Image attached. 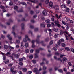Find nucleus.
Segmentation results:
<instances>
[{
    "label": "nucleus",
    "instance_id": "1",
    "mask_svg": "<svg viewBox=\"0 0 74 74\" xmlns=\"http://www.w3.org/2000/svg\"><path fill=\"white\" fill-rule=\"evenodd\" d=\"M9 56L11 58H12V60H15V59L14 58V56L15 58H16V59H18L19 57V54L14 53L12 54L11 55H10Z\"/></svg>",
    "mask_w": 74,
    "mask_h": 74
},
{
    "label": "nucleus",
    "instance_id": "2",
    "mask_svg": "<svg viewBox=\"0 0 74 74\" xmlns=\"http://www.w3.org/2000/svg\"><path fill=\"white\" fill-rule=\"evenodd\" d=\"M41 36L40 35H37V39L36 40V42L37 44H40V39L39 38L41 37Z\"/></svg>",
    "mask_w": 74,
    "mask_h": 74
},
{
    "label": "nucleus",
    "instance_id": "3",
    "mask_svg": "<svg viewBox=\"0 0 74 74\" xmlns=\"http://www.w3.org/2000/svg\"><path fill=\"white\" fill-rule=\"evenodd\" d=\"M12 33L13 34L14 37H15V38H16V37H17V36H16L17 34L15 33V32L14 31H12Z\"/></svg>",
    "mask_w": 74,
    "mask_h": 74
},
{
    "label": "nucleus",
    "instance_id": "4",
    "mask_svg": "<svg viewBox=\"0 0 74 74\" xmlns=\"http://www.w3.org/2000/svg\"><path fill=\"white\" fill-rule=\"evenodd\" d=\"M64 40L63 39H60L59 41H58V44L59 45L60 44V42H64Z\"/></svg>",
    "mask_w": 74,
    "mask_h": 74
},
{
    "label": "nucleus",
    "instance_id": "5",
    "mask_svg": "<svg viewBox=\"0 0 74 74\" xmlns=\"http://www.w3.org/2000/svg\"><path fill=\"white\" fill-rule=\"evenodd\" d=\"M49 7L52 8L53 5V3L52 2L50 1L49 3Z\"/></svg>",
    "mask_w": 74,
    "mask_h": 74
},
{
    "label": "nucleus",
    "instance_id": "6",
    "mask_svg": "<svg viewBox=\"0 0 74 74\" xmlns=\"http://www.w3.org/2000/svg\"><path fill=\"white\" fill-rule=\"evenodd\" d=\"M34 73H36V74H38L39 72H38V69L37 68H35L34 69Z\"/></svg>",
    "mask_w": 74,
    "mask_h": 74
},
{
    "label": "nucleus",
    "instance_id": "7",
    "mask_svg": "<svg viewBox=\"0 0 74 74\" xmlns=\"http://www.w3.org/2000/svg\"><path fill=\"white\" fill-rule=\"evenodd\" d=\"M22 70L23 72H26L27 71V69L26 68H24L22 69Z\"/></svg>",
    "mask_w": 74,
    "mask_h": 74
},
{
    "label": "nucleus",
    "instance_id": "8",
    "mask_svg": "<svg viewBox=\"0 0 74 74\" xmlns=\"http://www.w3.org/2000/svg\"><path fill=\"white\" fill-rule=\"evenodd\" d=\"M58 23H59V22L58 21L57 22H56V26L58 27H60V25Z\"/></svg>",
    "mask_w": 74,
    "mask_h": 74
},
{
    "label": "nucleus",
    "instance_id": "9",
    "mask_svg": "<svg viewBox=\"0 0 74 74\" xmlns=\"http://www.w3.org/2000/svg\"><path fill=\"white\" fill-rule=\"evenodd\" d=\"M24 26H25V25L24 23H22L21 25V26L22 30H23L24 29Z\"/></svg>",
    "mask_w": 74,
    "mask_h": 74
},
{
    "label": "nucleus",
    "instance_id": "10",
    "mask_svg": "<svg viewBox=\"0 0 74 74\" xmlns=\"http://www.w3.org/2000/svg\"><path fill=\"white\" fill-rule=\"evenodd\" d=\"M10 36V35H7V37L8 38L9 40H12V37H9Z\"/></svg>",
    "mask_w": 74,
    "mask_h": 74
},
{
    "label": "nucleus",
    "instance_id": "11",
    "mask_svg": "<svg viewBox=\"0 0 74 74\" xmlns=\"http://www.w3.org/2000/svg\"><path fill=\"white\" fill-rule=\"evenodd\" d=\"M42 13L44 15H46L47 14V12H46V11L45 10H44L42 12Z\"/></svg>",
    "mask_w": 74,
    "mask_h": 74
},
{
    "label": "nucleus",
    "instance_id": "12",
    "mask_svg": "<svg viewBox=\"0 0 74 74\" xmlns=\"http://www.w3.org/2000/svg\"><path fill=\"white\" fill-rule=\"evenodd\" d=\"M52 18H51V20L53 22L54 21H55V19H54V18H55V16H51Z\"/></svg>",
    "mask_w": 74,
    "mask_h": 74
},
{
    "label": "nucleus",
    "instance_id": "13",
    "mask_svg": "<svg viewBox=\"0 0 74 74\" xmlns=\"http://www.w3.org/2000/svg\"><path fill=\"white\" fill-rule=\"evenodd\" d=\"M56 16L57 18L58 19H59L60 18V17L62 16V15L60 14L59 16H58V15H57V14H56Z\"/></svg>",
    "mask_w": 74,
    "mask_h": 74
},
{
    "label": "nucleus",
    "instance_id": "14",
    "mask_svg": "<svg viewBox=\"0 0 74 74\" xmlns=\"http://www.w3.org/2000/svg\"><path fill=\"white\" fill-rule=\"evenodd\" d=\"M4 62L5 64H7L9 62V60H6L4 61Z\"/></svg>",
    "mask_w": 74,
    "mask_h": 74
},
{
    "label": "nucleus",
    "instance_id": "15",
    "mask_svg": "<svg viewBox=\"0 0 74 74\" xmlns=\"http://www.w3.org/2000/svg\"><path fill=\"white\" fill-rule=\"evenodd\" d=\"M4 48L6 49H7L8 48L9 46H8L7 45H4Z\"/></svg>",
    "mask_w": 74,
    "mask_h": 74
},
{
    "label": "nucleus",
    "instance_id": "16",
    "mask_svg": "<svg viewBox=\"0 0 74 74\" xmlns=\"http://www.w3.org/2000/svg\"><path fill=\"white\" fill-rule=\"evenodd\" d=\"M48 30L49 31V32H50L49 33V34L50 35V36H52V35L51 34V33H52V30H51V29H48Z\"/></svg>",
    "mask_w": 74,
    "mask_h": 74
},
{
    "label": "nucleus",
    "instance_id": "17",
    "mask_svg": "<svg viewBox=\"0 0 74 74\" xmlns=\"http://www.w3.org/2000/svg\"><path fill=\"white\" fill-rule=\"evenodd\" d=\"M38 55L37 54V53H36L35 54V58H38Z\"/></svg>",
    "mask_w": 74,
    "mask_h": 74
},
{
    "label": "nucleus",
    "instance_id": "18",
    "mask_svg": "<svg viewBox=\"0 0 74 74\" xmlns=\"http://www.w3.org/2000/svg\"><path fill=\"white\" fill-rule=\"evenodd\" d=\"M16 27V26L14 25L12 27V30H15Z\"/></svg>",
    "mask_w": 74,
    "mask_h": 74
},
{
    "label": "nucleus",
    "instance_id": "19",
    "mask_svg": "<svg viewBox=\"0 0 74 74\" xmlns=\"http://www.w3.org/2000/svg\"><path fill=\"white\" fill-rule=\"evenodd\" d=\"M49 0H46L45 1V3L46 4H48L49 3Z\"/></svg>",
    "mask_w": 74,
    "mask_h": 74
},
{
    "label": "nucleus",
    "instance_id": "20",
    "mask_svg": "<svg viewBox=\"0 0 74 74\" xmlns=\"http://www.w3.org/2000/svg\"><path fill=\"white\" fill-rule=\"evenodd\" d=\"M49 38H47L45 39V42H48V41H49Z\"/></svg>",
    "mask_w": 74,
    "mask_h": 74
},
{
    "label": "nucleus",
    "instance_id": "21",
    "mask_svg": "<svg viewBox=\"0 0 74 74\" xmlns=\"http://www.w3.org/2000/svg\"><path fill=\"white\" fill-rule=\"evenodd\" d=\"M29 59H32L33 58V55H31L29 56Z\"/></svg>",
    "mask_w": 74,
    "mask_h": 74
},
{
    "label": "nucleus",
    "instance_id": "22",
    "mask_svg": "<svg viewBox=\"0 0 74 74\" xmlns=\"http://www.w3.org/2000/svg\"><path fill=\"white\" fill-rule=\"evenodd\" d=\"M65 49L66 50V51H70V49H69V48L68 47L65 48Z\"/></svg>",
    "mask_w": 74,
    "mask_h": 74
},
{
    "label": "nucleus",
    "instance_id": "23",
    "mask_svg": "<svg viewBox=\"0 0 74 74\" xmlns=\"http://www.w3.org/2000/svg\"><path fill=\"white\" fill-rule=\"evenodd\" d=\"M21 4H22V5H27L26 3L24 2H22L21 3Z\"/></svg>",
    "mask_w": 74,
    "mask_h": 74
},
{
    "label": "nucleus",
    "instance_id": "24",
    "mask_svg": "<svg viewBox=\"0 0 74 74\" xmlns=\"http://www.w3.org/2000/svg\"><path fill=\"white\" fill-rule=\"evenodd\" d=\"M64 33L65 36H66V35H68V33L66 31H64Z\"/></svg>",
    "mask_w": 74,
    "mask_h": 74
},
{
    "label": "nucleus",
    "instance_id": "25",
    "mask_svg": "<svg viewBox=\"0 0 74 74\" xmlns=\"http://www.w3.org/2000/svg\"><path fill=\"white\" fill-rule=\"evenodd\" d=\"M19 62H22L23 61V59L22 58H20L18 59Z\"/></svg>",
    "mask_w": 74,
    "mask_h": 74
},
{
    "label": "nucleus",
    "instance_id": "26",
    "mask_svg": "<svg viewBox=\"0 0 74 74\" xmlns=\"http://www.w3.org/2000/svg\"><path fill=\"white\" fill-rule=\"evenodd\" d=\"M24 46H25L26 48H27L29 46V44L28 43H26L25 44Z\"/></svg>",
    "mask_w": 74,
    "mask_h": 74
},
{
    "label": "nucleus",
    "instance_id": "27",
    "mask_svg": "<svg viewBox=\"0 0 74 74\" xmlns=\"http://www.w3.org/2000/svg\"><path fill=\"white\" fill-rule=\"evenodd\" d=\"M17 12H23V10H22V9H21L19 11L17 10Z\"/></svg>",
    "mask_w": 74,
    "mask_h": 74
},
{
    "label": "nucleus",
    "instance_id": "28",
    "mask_svg": "<svg viewBox=\"0 0 74 74\" xmlns=\"http://www.w3.org/2000/svg\"><path fill=\"white\" fill-rule=\"evenodd\" d=\"M30 13L31 15H33L34 14V12L32 10H31L30 12Z\"/></svg>",
    "mask_w": 74,
    "mask_h": 74
},
{
    "label": "nucleus",
    "instance_id": "29",
    "mask_svg": "<svg viewBox=\"0 0 74 74\" xmlns=\"http://www.w3.org/2000/svg\"><path fill=\"white\" fill-rule=\"evenodd\" d=\"M44 64H45V63H44V61H43V62H42L40 63V66H42L44 65Z\"/></svg>",
    "mask_w": 74,
    "mask_h": 74
},
{
    "label": "nucleus",
    "instance_id": "30",
    "mask_svg": "<svg viewBox=\"0 0 74 74\" xmlns=\"http://www.w3.org/2000/svg\"><path fill=\"white\" fill-rule=\"evenodd\" d=\"M26 53H29V49H26L25 50Z\"/></svg>",
    "mask_w": 74,
    "mask_h": 74
},
{
    "label": "nucleus",
    "instance_id": "31",
    "mask_svg": "<svg viewBox=\"0 0 74 74\" xmlns=\"http://www.w3.org/2000/svg\"><path fill=\"white\" fill-rule=\"evenodd\" d=\"M9 47L10 48V49H14V47H11V46H9Z\"/></svg>",
    "mask_w": 74,
    "mask_h": 74
},
{
    "label": "nucleus",
    "instance_id": "32",
    "mask_svg": "<svg viewBox=\"0 0 74 74\" xmlns=\"http://www.w3.org/2000/svg\"><path fill=\"white\" fill-rule=\"evenodd\" d=\"M12 73H13V71L14 70V68L13 67H12L10 69Z\"/></svg>",
    "mask_w": 74,
    "mask_h": 74
},
{
    "label": "nucleus",
    "instance_id": "33",
    "mask_svg": "<svg viewBox=\"0 0 74 74\" xmlns=\"http://www.w3.org/2000/svg\"><path fill=\"white\" fill-rule=\"evenodd\" d=\"M70 3H71V1L70 0L67 1H66V3L67 4H70Z\"/></svg>",
    "mask_w": 74,
    "mask_h": 74
},
{
    "label": "nucleus",
    "instance_id": "34",
    "mask_svg": "<svg viewBox=\"0 0 74 74\" xmlns=\"http://www.w3.org/2000/svg\"><path fill=\"white\" fill-rule=\"evenodd\" d=\"M6 59V56L5 55L3 56V60H5Z\"/></svg>",
    "mask_w": 74,
    "mask_h": 74
},
{
    "label": "nucleus",
    "instance_id": "35",
    "mask_svg": "<svg viewBox=\"0 0 74 74\" xmlns=\"http://www.w3.org/2000/svg\"><path fill=\"white\" fill-rule=\"evenodd\" d=\"M9 5L11 6L13 5V3L11 2H10L9 3Z\"/></svg>",
    "mask_w": 74,
    "mask_h": 74
},
{
    "label": "nucleus",
    "instance_id": "36",
    "mask_svg": "<svg viewBox=\"0 0 74 74\" xmlns=\"http://www.w3.org/2000/svg\"><path fill=\"white\" fill-rule=\"evenodd\" d=\"M60 35H62L63 33H64V32H63V31H60Z\"/></svg>",
    "mask_w": 74,
    "mask_h": 74
},
{
    "label": "nucleus",
    "instance_id": "37",
    "mask_svg": "<svg viewBox=\"0 0 74 74\" xmlns=\"http://www.w3.org/2000/svg\"><path fill=\"white\" fill-rule=\"evenodd\" d=\"M5 55H11V53L10 52H7L6 54H5Z\"/></svg>",
    "mask_w": 74,
    "mask_h": 74
},
{
    "label": "nucleus",
    "instance_id": "38",
    "mask_svg": "<svg viewBox=\"0 0 74 74\" xmlns=\"http://www.w3.org/2000/svg\"><path fill=\"white\" fill-rule=\"evenodd\" d=\"M34 31H35V32H38V28H35Z\"/></svg>",
    "mask_w": 74,
    "mask_h": 74
},
{
    "label": "nucleus",
    "instance_id": "39",
    "mask_svg": "<svg viewBox=\"0 0 74 74\" xmlns=\"http://www.w3.org/2000/svg\"><path fill=\"white\" fill-rule=\"evenodd\" d=\"M41 26L42 27H45V25L44 24H41Z\"/></svg>",
    "mask_w": 74,
    "mask_h": 74
},
{
    "label": "nucleus",
    "instance_id": "40",
    "mask_svg": "<svg viewBox=\"0 0 74 74\" xmlns=\"http://www.w3.org/2000/svg\"><path fill=\"white\" fill-rule=\"evenodd\" d=\"M53 40H51L50 41V45H52V44H53Z\"/></svg>",
    "mask_w": 74,
    "mask_h": 74
},
{
    "label": "nucleus",
    "instance_id": "41",
    "mask_svg": "<svg viewBox=\"0 0 74 74\" xmlns=\"http://www.w3.org/2000/svg\"><path fill=\"white\" fill-rule=\"evenodd\" d=\"M61 7L62 8H64L66 7V5H61Z\"/></svg>",
    "mask_w": 74,
    "mask_h": 74
},
{
    "label": "nucleus",
    "instance_id": "42",
    "mask_svg": "<svg viewBox=\"0 0 74 74\" xmlns=\"http://www.w3.org/2000/svg\"><path fill=\"white\" fill-rule=\"evenodd\" d=\"M47 69V67L45 66H43V70H45Z\"/></svg>",
    "mask_w": 74,
    "mask_h": 74
},
{
    "label": "nucleus",
    "instance_id": "43",
    "mask_svg": "<svg viewBox=\"0 0 74 74\" xmlns=\"http://www.w3.org/2000/svg\"><path fill=\"white\" fill-rule=\"evenodd\" d=\"M23 41L24 42H27V40H26V38H24L23 39Z\"/></svg>",
    "mask_w": 74,
    "mask_h": 74
},
{
    "label": "nucleus",
    "instance_id": "44",
    "mask_svg": "<svg viewBox=\"0 0 74 74\" xmlns=\"http://www.w3.org/2000/svg\"><path fill=\"white\" fill-rule=\"evenodd\" d=\"M0 26L2 27H4V28H6V26H4L3 24H1Z\"/></svg>",
    "mask_w": 74,
    "mask_h": 74
},
{
    "label": "nucleus",
    "instance_id": "45",
    "mask_svg": "<svg viewBox=\"0 0 74 74\" xmlns=\"http://www.w3.org/2000/svg\"><path fill=\"white\" fill-rule=\"evenodd\" d=\"M0 8L1 9H4V8H5V7H4L3 6L1 5L0 6Z\"/></svg>",
    "mask_w": 74,
    "mask_h": 74
},
{
    "label": "nucleus",
    "instance_id": "46",
    "mask_svg": "<svg viewBox=\"0 0 74 74\" xmlns=\"http://www.w3.org/2000/svg\"><path fill=\"white\" fill-rule=\"evenodd\" d=\"M18 8V7L16 6H15L14 8V10H17Z\"/></svg>",
    "mask_w": 74,
    "mask_h": 74
},
{
    "label": "nucleus",
    "instance_id": "47",
    "mask_svg": "<svg viewBox=\"0 0 74 74\" xmlns=\"http://www.w3.org/2000/svg\"><path fill=\"white\" fill-rule=\"evenodd\" d=\"M51 25H52V27L55 26V24L53 22H51Z\"/></svg>",
    "mask_w": 74,
    "mask_h": 74
},
{
    "label": "nucleus",
    "instance_id": "48",
    "mask_svg": "<svg viewBox=\"0 0 74 74\" xmlns=\"http://www.w3.org/2000/svg\"><path fill=\"white\" fill-rule=\"evenodd\" d=\"M51 24H48L47 25V26L48 27H51Z\"/></svg>",
    "mask_w": 74,
    "mask_h": 74
},
{
    "label": "nucleus",
    "instance_id": "49",
    "mask_svg": "<svg viewBox=\"0 0 74 74\" xmlns=\"http://www.w3.org/2000/svg\"><path fill=\"white\" fill-rule=\"evenodd\" d=\"M32 62L33 63H36V60H32Z\"/></svg>",
    "mask_w": 74,
    "mask_h": 74
},
{
    "label": "nucleus",
    "instance_id": "50",
    "mask_svg": "<svg viewBox=\"0 0 74 74\" xmlns=\"http://www.w3.org/2000/svg\"><path fill=\"white\" fill-rule=\"evenodd\" d=\"M63 61H65V62H66V61L67 60V58H63Z\"/></svg>",
    "mask_w": 74,
    "mask_h": 74
},
{
    "label": "nucleus",
    "instance_id": "51",
    "mask_svg": "<svg viewBox=\"0 0 74 74\" xmlns=\"http://www.w3.org/2000/svg\"><path fill=\"white\" fill-rule=\"evenodd\" d=\"M29 1H31L32 3H35V1H36V0H34V1H32L31 0H29Z\"/></svg>",
    "mask_w": 74,
    "mask_h": 74
},
{
    "label": "nucleus",
    "instance_id": "52",
    "mask_svg": "<svg viewBox=\"0 0 74 74\" xmlns=\"http://www.w3.org/2000/svg\"><path fill=\"white\" fill-rule=\"evenodd\" d=\"M50 21L49 20H46L45 22L46 23H49Z\"/></svg>",
    "mask_w": 74,
    "mask_h": 74
},
{
    "label": "nucleus",
    "instance_id": "53",
    "mask_svg": "<svg viewBox=\"0 0 74 74\" xmlns=\"http://www.w3.org/2000/svg\"><path fill=\"white\" fill-rule=\"evenodd\" d=\"M49 71L51 72V71H52V68H50L49 69Z\"/></svg>",
    "mask_w": 74,
    "mask_h": 74
},
{
    "label": "nucleus",
    "instance_id": "54",
    "mask_svg": "<svg viewBox=\"0 0 74 74\" xmlns=\"http://www.w3.org/2000/svg\"><path fill=\"white\" fill-rule=\"evenodd\" d=\"M66 12H69V9L68 8H66Z\"/></svg>",
    "mask_w": 74,
    "mask_h": 74
},
{
    "label": "nucleus",
    "instance_id": "55",
    "mask_svg": "<svg viewBox=\"0 0 74 74\" xmlns=\"http://www.w3.org/2000/svg\"><path fill=\"white\" fill-rule=\"evenodd\" d=\"M65 37L66 40H67V41H68L69 40V38H68V36H67V35H65Z\"/></svg>",
    "mask_w": 74,
    "mask_h": 74
},
{
    "label": "nucleus",
    "instance_id": "56",
    "mask_svg": "<svg viewBox=\"0 0 74 74\" xmlns=\"http://www.w3.org/2000/svg\"><path fill=\"white\" fill-rule=\"evenodd\" d=\"M19 64L20 66H23V63L21 62H20L19 63Z\"/></svg>",
    "mask_w": 74,
    "mask_h": 74
},
{
    "label": "nucleus",
    "instance_id": "57",
    "mask_svg": "<svg viewBox=\"0 0 74 74\" xmlns=\"http://www.w3.org/2000/svg\"><path fill=\"white\" fill-rule=\"evenodd\" d=\"M30 27L31 29H33V28H34V26L33 25H30Z\"/></svg>",
    "mask_w": 74,
    "mask_h": 74
},
{
    "label": "nucleus",
    "instance_id": "58",
    "mask_svg": "<svg viewBox=\"0 0 74 74\" xmlns=\"http://www.w3.org/2000/svg\"><path fill=\"white\" fill-rule=\"evenodd\" d=\"M56 10H59V6L58 5L56 6Z\"/></svg>",
    "mask_w": 74,
    "mask_h": 74
},
{
    "label": "nucleus",
    "instance_id": "59",
    "mask_svg": "<svg viewBox=\"0 0 74 74\" xmlns=\"http://www.w3.org/2000/svg\"><path fill=\"white\" fill-rule=\"evenodd\" d=\"M21 37H22L21 36H18V38L19 39V40H21Z\"/></svg>",
    "mask_w": 74,
    "mask_h": 74
},
{
    "label": "nucleus",
    "instance_id": "60",
    "mask_svg": "<svg viewBox=\"0 0 74 74\" xmlns=\"http://www.w3.org/2000/svg\"><path fill=\"white\" fill-rule=\"evenodd\" d=\"M62 22L63 23V24L64 25H66V22H65L64 21H62Z\"/></svg>",
    "mask_w": 74,
    "mask_h": 74
},
{
    "label": "nucleus",
    "instance_id": "61",
    "mask_svg": "<svg viewBox=\"0 0 74 74\" xmlns=\"http://www.w3.org/2000/svg\"><path fill=\"white\" fill-rule=\"evenodd\" d=\"M47 71H43L42 73V74H47Z\"/></svg>",
    "mask_w": 74,
    "mask_h": 74
},
{
    "label": "nucleus",
    "instance_id": "62",
    "mask_svg": "<svg viewBox=\"0 0 74 74\" xmlns=\"http://www.w3.org/2000/svg\"><path fill=\"white\" fill-rule=\"evenodd\" d=\"M12 66V64H8V66L9 67H11Z\"/></svg>",
    "mask_w": 74,
    "mask_h": 74
},
{
    "label": "nucleus",
    "instance_id": "63",
    "mask_svg": "<svg viewBox=\"0 0 74 74\" xmlns=\"http://www.w3.org/2000/svg\"><path fill=\"white\" fill-rule=\"evenodd\" d=\"M32 48H34V47H35V45H34V44H32Z\"/></svg>",
    "mask_w": 74,
    "mask_h": 74
},
{
    "label": "nucleus",
    "instance_id": "64",
    "mask_svg": "<svg viewBox=\"0 0 74 74\" xmlns=\"http://www.w3.org/2000/svg\"><path fill=\"white\" fill-rule=\"evenodd\" d=\"M1 37L2 38H5V36L2 35L1 36Z\"/></svg>",
    "mask_w": 74,
    "mask_h": 74
}]
</instances>
